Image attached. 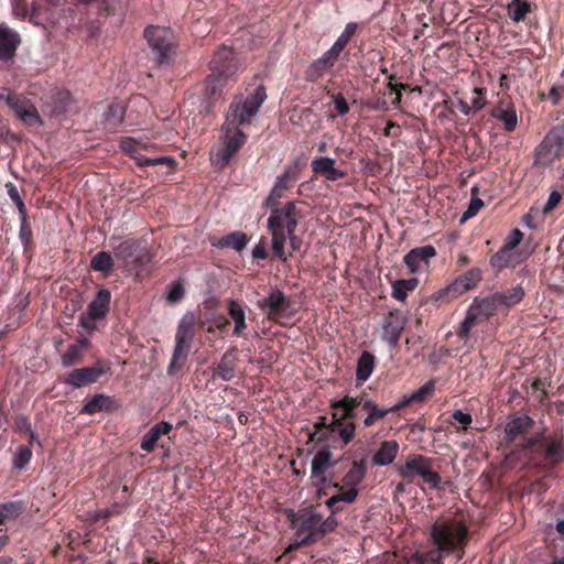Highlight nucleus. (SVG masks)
<instances>
[{
    "label": "nucleus",
    "instance_id": "1",
    "mask_svg": "<svg viewBox=\"0 0 564 564\" xmlns=\"http://www.w3.org/2000/svg\"><path fill=\"white\" fill-rule=\"evenodd\" d=\"M265 99L267 90L263 85H259L246 98L236 96L232 99L223 126L225 145L216 154L221 167L229 164L231 158L246 143L247 135L241 128L251 123Z\"/></svg>",
    "mask_w": 564,
    "mask_h": 564
},
{
    "label": "nucleus",
    "instance_id": "2",
    "mask_svg": "<svg viewBox=\"0 0 564 564\" xmlns=\"http://www.w3.org/2000/svg\"><path fill=\"white\" fill-rule=\"evenodd\" d=\"M241 67L238 54L231 47L220 46L214 54L203 90L205 111L209 112L215 101L219 100L225 88L237 80Z\"/></svg>",
    "mask_w": 564,
    "mask_h": 564
},
{
    "label": "nucleus",
    "instance_id": "3",
    "mask_svg": "<svg viewBox=\"0 0 564 564\" xmlns=\"http://www.w3.org/2000/svg\"><path fill=\"white\" fill-rule=\"evenodd\" d=\"M265 206L270 208L267 227L271 235L272 254L282 263H286L289 260L285 252L286 234L296 230L303 214L295 202H286L283 205L274 202Z\"/></svg>",
    "mask_w": 564,
    "mask_h": 564
},
{
    "label": "nucleus",
    "instance_id": "4",
    "mask_svg": "<svg viewBox=\"0 0 564 564\" xmlns=\"http://www.w3.org/2000/svg\"><path fill=\"white\" fill-rule=\"evenodd\" d=\"M430 536L443 554L454 556L456 562L464 558L469 542V528L465 520L456 517L436 520L431 525Z\"/></svg>",
    "mask_w": 564,
    "mask_h": 564
},
{
    "label": "nucleus",
    "instance_id": "5",
    "mask_svg": "<svg viewBox=\"0 0 564 564\" xmlns=\"http://www.w3.org/2000/svg\"><path fill=\"white\" fill-rule=\"evenodd\" d=\"M434 380H429L421 388L410 394L403 395L394 405L388 408L379 406L372 398L362 392L357 397H351V400L354 401V412H356L358 408L366 411L367 416L364 419L362 423L365 427H370L378 421L384 419L389 413H395L413 403L424 402L434 392Z\"/></svg>",
    "mask_w": 564,
    "mask_h": 564
},
{
    "label": "nucleus",
    "instance_id": "6",
    "mask_svg": "<svg viewBox=\"0 0 564 564\" xmlns=\"http://www.w3.org/2000/svg\"><path fill=\"white\" fill-rule=\"evenodd\" d=\"M368 471L366 458L355 459L340 481H329L327 488L337 492L330 496L325 505L332 514L344 510V503H354L358 496V486L362 482Z\"/></svg>",
    "mask_w": 564,
    "mask_h": 564
},
{
    "label": "nucleus",
    "instance_id": "7",
    "mask_svg": "<svg viewBox=\"0 0 564 564\" xmlns=\"http://www.w3.org/2000/svg\"><path fill=\"white\" fill-rule=\"evenodd\" d=\"M333 409L330 420V438L337 437L340 442V448L351 443L356 436V412H354V401L350 395H345L340 400L330 402Z\"/></svg>",
    "mask_w": 564,
    "mask_h": 564
},
{
    "label": "nucleus",
    "instance_id": "8",
    "mask_svg": "<svg viewBox=\"0 0 564 564\" xmlns=\"http://www.w3.org/2000/svg\"><path fill=\"white\" fill-rule=\"evenodd\" d=\"M257 306L268 321L282 326L299 313L295 302L278 286L270 288L268 294L257 301Z\"/></svg>",
    "mask_w": 564,
    "mask_h": 564
},
{
    "label": "nucleus",
    "instance_id": "9",
    "mask_svg": "<svg viewBox=\"0 0 564 564\" xmlns=\"http://www.w3.org/2000/svg\"><path fill=\"white\" fill-rule=\"evenodd\" d=\"M499 308L501 307L495 293L485 297L476 296L467 310L466 316L456 333L459 339L467 343L471 329L477 325L486 323Z\"/></svg>",
    "mask_w": 564,
    "mask_h": 564
},
{
    "label": "nucleus",
    "instance_id": "10",
    "mask_svg": "<svg viewBox=\"0 0 564 564\" xmlns=\"http://www.w3.org/2000/svg\"><path fill=\"white\" fill-rule=\"evenodd\" d=\"M338 525L334 514L324 519L319 513H311L301 518L300 527L295 533L296 545L306 546L322 540L327 533L333 532Z\"/></svg>",
    "mask_w": 564,
    "mask_h": 564
},
{
    "label": "nucleus",
    "instance_id": "11",
    "mask_svg": "<svg viewBox=\"0 0 564 564\" xmlns=\"http://www.w3.org/2000/svg\"><path fill=\"white\" fill-rule=\"evenodd\" d=\"M399 476L412 482L415 476H421L423 481L431 489H442V478L440 474L433 470V459L431 457L412 454L408 456L405 463L397 468Z\"/></svg>",
    "mask_w": 564,
    "mask_h": 564
},
{
    "label": "nucleus",
    "instance_id": "12",
    "mask_svg": "<svg viewBox=\"0 0 564 564\" xmlns=\"http://www.w3.org/2000/svg\"><path fill=\"white\" fill-rule=\"evenodd\" d=\"M144 36L160 65L169 64L173 57L174 32L170 28L150 26Z\"/></svg>",
    "mask_w": 564,
    "mask_h": 564
},
{
    "label": "nucleus",
    "instance_id": "13",
    "mask_svg": "<svg viewBox=\"0 0 564 564\" xmlns=\"http://www.w3.org/2000/svg\"><path fill=\"white\" fill-rule=\"evenodd\" d=\"M482 280V270L478 267H474L465 273L458 275L449 285L438 290L435 293L437 301L451 302L462 294L474 290L478 286Z\"/></svg>",
    "mask_w": 564,
    "mask_h": 564
},
{
    "label": "nucleus",
    "instance_id": "14",
    "mask_svg": "<svg viewBox=\"0 0 564 564\" xmlns=\"http://www.w3.org/2000/svg\"><path fill=\"white\" fill-rule=\"evenodd\" d=\"M0 101H3L26 124L40 123L41 119L33 104L25 97L17 95L9 88L0 90Z\"/></svg>",
    "mask_w": 564,
    "mask_h": 564
},
{
    "label": "nucleus",
    "instance_id": "15",
    "mask_svg": "<svg viewBox=\"0 0 564 564\" xmlns=\"http://www.w3.org/2000/svg\"><path fill=\"white\" fill-rule=\"evenodd\" d=\"M333 454L328 447L321 448L316 452L312 459L311 465V479L313 486L318 488V496H327L329 488H327L330 480L327 479L326 473L335 465L333 462Z\"/></svg>",
    "mask_w": 564,
    "mask_h": 564
},
{
    "label": "nucleus",
    "instance_id": "16",
    "mask_svg": "<svg viewBox=\"0 0 564 564\" xmlns=\"http://www.w3.org/2000/svg\"><path fill=\"white\" fill-rule=\"evenodd\" d=\"M525 448L540 447L544 449V458L547 464L556 465L564 458V445L562 436L543 437L531 436L527 438Z\"/></svg>",
    "mask_w": 564,
    "mask_h": 564
},
{
    "label": "nucleus",
    "instance_id": "17",
    "mask_svg": "<svg viewBox=\"0 0 564 564\" xmlns=\"http://www.w3.org/2000/svg\"><path fill=\"white\" fill-rule=\"evenodd\" d=\"M405 324L406 317L403 313L398 308L391 310L383 317L382 340L387 341L392 348H398Z\"/></svg>",
    "mask_w": 564,
    "mask_h": 564
},
{
    "label": "nucleus",
    "instance_id": "18",
    "mask_svg": "<svg viewBox=\"0 0 564 564\" xmlns=\"http://www.w3.org/2000/svg\"><path fill=\"white\" fill-rule=\"evenodd\" d=\"M436 256V249L432 245L411 249L403 262L412 274L423 273L430 269L431 260Z\"/></svg>",
    "mask_w": 564,
    "mask_h": 564
},
{
    "label": "nucleus",
    "instance_id": "19",
    "mask_svg": "<svg viewBox=\"0 0 564 564\" xmlns=\"http://www.w3.org/2000/svg\"><path fill=\"white\" fill-rule=\"evenodd\" d=\"M21 44L20 34L6 24H0V61L11 62Z\"/></svg>",
    "mask_w": 564,
    "mask_h": 564
},
{
    "label": "nucleus",
    "instance_id": "20",
    "mask_svg": "<svg viewBox=\"0 0 564 564\" xmlns=\"http://www.w3.org/2000/svg\"><path fill=\"white\" fill-rule=\"evenodd\" d=\"M149 142L141 139V138H133L129 137L126 139H122L120 142V148L123 152L130 154L132 158L135 159L137 163L139 165H154L160 162H163L165 158H153V159H145L141 154L142 150H145L148 148Z\"/></svg>",
    "mask_w": 564,
    "mask_h": 564
},
{
    "label": "nucleus",
    "instance_id": "21",
    "mask_svg": "<svg viewBox=\"0 0 564 564\" xmlns=\"http://www.w3.org/2000/svg\"><path fill=\"white\" fill-rule=\"evenodd\" d=\"M534 421L527 414L512 417L505 427V437L507 442H514L523 438L522 446L527 443L525 434L532 429Z\"/></svg>",
    "mask_w": 564,
    "mask_h": 564
},
{
    "label": "nucleus",
    "instance_id": "22",
    "mask_svg": "<svg viewBox=\"0 0 564 564\" xmlns=\"http://www.w3.org/2000/svg\"><path fill=\"white\" fill-rule=\"evenodd\" d=\"M491 117L502 121L506 131L512 132L518 124V117L514 105L509 97L501 98L497 106L490 111Z\"/></svg>",
    "mask_w": 564,
    "mask_h": 564
},
{
    "label": "nucleus",
    "instance_id": "23",
    "mask_svg": "<svg viewBox=\"0 0 564 564\" xmlns=\"http://www.w3.org/2000/svg\"><path fill=\"white\" fill-rule=\"evenodd\" d=\"M335 163L336 161L332 158L318 156L312 161L311 167L315 174L325 177L329 182H336L344 178L346 173L335 167Z\"/></svg>",
    "mask_w": 564,
    "mask_h": 564
},
{
    "label": "nucleus",
    "instance_id": "24",
    "mask_svg": "<svg viewBox=\"0 0 564 564\" xmlns=\"http://www.w3.org/2000/svg\"><path fill=\"white\" fill-rule=\"evenodd\" d=\"M339 53L329 48L319 58L314 61L307 69V78L310 80H317L326 72L330 70L339 57Z\"/></svg>",
    "mask_w": 564,
    "mask_h": 564
},
{
    "label": "nucleus",
    "instance_id": "25",
    "mask_svg": "<svg viewBox=\"0 0 564 564\" xmlns=\"http://www.w3.org/2000/svg\"><path fill=\"white\" fill-rule=\"evenodd\" d=\"M546 148H549V151L555 158H560L564 154V122L554 127L546 134L540 145L539 155H541L542 151Z\"/></svg>",
    "mask_w": 564,
    "mask_h": 564
},
{
    "label": "nucleus",
    "instance_id": "26",
    "mask_svg": "<svg viewBox=\"0 0 564 564\" xmlns=\"http://www.w3.org/2000/svg\"><path fill=\"white\" fill-rule=\"evenodd\" d=\"M295 181V171L291 167L286 169L280 176L276 177L274 186L271 189L270 195L267 197L264 205H272L274 202H279L284 192L291 188Z\"/></svg>",
    "mask_w": 564,
    "mask_h": 564
},
{
    "label": "nucleus",
    "instance_id": "27",
    "mask_svg": "<svg viewBox=\"0 0 564 564\" xmlns=\"http://www.w3.org/2000/svg\"><path fill=\"white\" fill-rule=\"evenodd\" d=\"M104 375V370L97 367H86L73 370L67 379V383L75 388L96 382Z\"/></svg>",
    "mask_w": 564,
    "mask_h": 564
},
{
    "label": "nucleus",
    "instance_id": "28",
    "mask_svg": "<svg viewBox=\"0 0 564 564\" xmlns=\"http://www.w3.org/2000/svg\"><path fill=\"white\" fill-rule=\"evenodd\" d=\"M400 451V445L397 441H383L379 448L372 456V464L375 466H387L394 462Z\"/></svg>",
    "mask_w": 564,
    "mask_h": 564
},
{
    "label": "nucleus",
    "instance_id": "29",
    "mask_svg": "<svg viewBox=\"0 0 564 564\" xmlns=\"http://www.w3.org/2000/svg\"><path fill=\"white\" fill-rule=\"evenodd\" d=\"M237 362L238 358L235 355V349L226 351L214 369L213 376L218 377L225 381H230L236 376Z\"/></svg>",
    "mask_w": 564,
    "mask_h": 564
},
{
    "label": "nucleus",
    "instance_id": "30",
    "mask_svg": "<svg viewBox=\"0 0 564 564\" xmlns=\"http://www.w3.org/2000/svg\"><path fill=\"white\" fill-rule=\"evenodd\" d=\"M249 241L248 236L242 231H234L229 235L223 236L218 239H212L210 243L214 247L225 249L231 248L238 252L242 251Z\"/></svg>",
    "mask_w": 564,
    "mask_h": 564
},
{
    "label": "nucleus",
    "instance_id": "31",
    "mask_svg": "<svg viewBox=\"0 0 564 564\" xmlns=\"http://www.w3.org/2000/svg\"><path fill=\"white\" fill-rule=\"evenodd\" d=\"M173 425L169 422H160L153 425L142 437L141 448L148 453L152 452L155 443L162 435L171 432Z\"/></svg>",
    "mask_w": 564,
    "mask_h": 564
},
{
    "label": "nucleus",
    "instance_id": "32",
    "mask_svg": "<svg viewBox=\"0 0 564 564\" xmlns=\"http://www.w3.org/2000/svg\"><path fill=\"white\" fill-rule=\"evenodd\" d=\"M110 303V292L106 289L100 290L96 297L89 303L87 307V313L93 317H105L106 313L109 310Z\"/></svg>",
    "mask_w": 564,
    "mask_h": 564
},
{
    "label": "nucleus",
    "instance_id": "33",
    "mask_svg": "<svg viewBox=\"0 0 564 564\" xmlns=\"http://www.w3.org/2000/svg\"><path fill=\"white\" fill-rule=\"evenodd\" d=\"M228 314L235 322L234 335L238 337L242 336L247 328L246 314L242 305L236 300H230L228 303Z\"/></svg>",
    "mask_w": 564,
    "mask_h": 564
},
{
    "label": "nucleus",
    "instance_id": "34",
    "mask_svg": "<svg viewBox=\"0 0 564 564\" xmlns=\"http://www.w3.org/2000/svg\"><path fill=\"white\" fill-rule=\"evenodd\" d=\"M375 365H376L375 356L367 350L362 351L357 360V369H356L357 381H360V382L367 381L370 378V376L375 369Z\"/></svg>",
    "mask_w": 564,
    "mask_h": 564
},
{
    "label": "nucleus",
    "instance_id": "35",
    "mask_svg": "<svg viewBox=\"0 0 564 564\" xmlns=\"http://www.w3.org/2000/svg\"><path fill=\"white\" fill-rule=\"evenodd\" d=\"M495 294L497 296L500 307L508 310L511 306L520 303L524 297L525 293L522 286L517 285L503 292H495Z\"/></svg>",
    "mask_w": 564,
    "mask_h": 564
},
{
    "label": "nucleus",
    "instance_id": "36",
    "mask_svg": "<svg viewBox=\"0 0 564 564\" xmlns=\"http://www.w3.org/2000/svg\"><path fill=\"white\" fill-rule=\"evenodd\" d=\"M417 285L419 280L416 278L395 280L391 283V295L397 301L404 302L408 297V293L414 291Z\"/></svg>",
    "mask_w": 564,
    "mask_h": 564
},
{
    "label": "nucleus",
    "instance_id": "37",
    "mask_svg": "<svg viewBox=\"0 0 564 564\" xmlns=\"http://www.w3.org/2000/svg\"><path fill=\"white\" fill-rule=\"evenodd\" d=\"M25 510L22 501H9L0 505V525L17 520Z\"/></svg>",
    "mask_w": 564,
    "mask_h": 564
},
{
    "label": "nucleus",
    "instance_id": "38",
    "mask_svg": "<svg viewBox=\"0 0 564 564\" xmlns=\"http://www.w3.org/2000/svg\"><path fill=\"white\" fill-rule=\"evenodd\" d=\"M194 337V329L192 323H187L186 318L184 317L178 324V358L183 354H187L189 351V348L192 346V340Z\"/></svg>",
    "mask_w": 564,
    "mask_h": 564
},
{
    "label": "nucleus",
    "instance_id": "39",
    "mask_svg": "<svg viewBox=\"0 0 564 564\" xmlns=\"http://www.w3.org/2000/svg\"><path fill=\"white\" fill-rule=\"evenodd\" d=\"M330 421L321 415L314 423V431L310 434V440L316 443H325L330 440Z\"/></svg>",
    "mask_w": 564,
    "mask_h": 564
},
{
    "label": "nucleus",
    "instance_id": "40",
    "mask_svg": "<svg viewBox=\"0 0 564 564\" xmlns=\"http://www.w3.org/2000/svg\"><path fill=\"white\" fill-rule=\"evenodd\" d=\"M88 340L82 339L70 345L65 354L62 356V364L64 367H72L80 361L83 351L87 348Z\"/></svg>",
    "mask_w": 564,
    "mask_h": 564
},
{
    "label": "nucleus",
    "instance_id": "41",
    "mask_svg": "<svg viewBox=\"0 0 564 564\" xmlns=\"http://www.w3.org/2000/svg\"><path fill=\"white\" fill-rule=\"evenodd\" d=\"M112 400L110 397L105 394H96L83 408V412L87 414H95L99 411L109 410L111 406Z\"/></svg>",
    "mask_w": 564,
    "mask_h": 564
},
{
    "label": "nucleus",
    "instance_id": "42",
    "mask_svg": "<svg viewBox=\"0 0 564 564\" xmlns=\"http://www.w3.org/2000/svg\"><path fill=\"white\" fill-rule=\"evenodd\" d=\"M531 11V4L527 0H512L508 6V13L514 22L523 21Z\"/></svg>",
    "mask_w": 564,
    "mask_h": 564
},
{
    "label": "nucleus",
    "instance_id": "43",
    "mask_svg": "<svg viewBox=\"0 0 564 564\" xmlns=\"http://www.w3.org/2000/svg\"><path fill=\"white\" fill-rule=\"evenodd\" d=\"M359 24L356 22H349L346 24L344 31L333 44L332 48L337 53L341 54L347 44L350 42L352 36L357 33Z\"/></svg>",
    "mask_w": 564,
    "mask_h": 564
},
{
    "label": "nucleus",
    "instance_id": "44",
    "mask_svg": "<svg viewBox=\"0 0 564 564\" xmlns=\"http://www.w3.org/2000/svg\"><path fill=\"white\" fill-rule=\"evenodd\" d=\"M112 258L108 252L100 251L91 260V268L95 271L107 272L112 268Z\"/></svg>",
    "mask_w": 564,
    "mask_h": 564
},
{
    "label": "nucleus",
    "instance_id": "45",
    "mask_svg": "<svg viewBox=\"0 0 564 564\" xmlns=\"http://www.w3.org/2000/svg\"><path fill=\"white\" fill-rule=\"evenodd\" d=\"M511 251L502 246L494 256L490 258V264L492 268L503 269L511 262Z\"/></svg>",
    "mask_w": 564,
    "mask_h": 564
},
{
    "label": "nucleus",
    "instance_id": "46",
    "mask_svg": "<svg viewBox=\"0 0 564 564\" xmlns=\"http://www.w3.org/2000/svg\"><path fill=\"white\" fill-rule=\"evenodd\" d=\"M123 109L119 104L110 105L105 113V120L109 128H116L122 122Z\"/></svg>",
    "mask_w": 564,
    "mask_h": 564
},
{
    "label": "nucleus",
    "instance_id": "47",
    "mask_svg": "<svg viewBox=\"0 0 564 564\" xmlns=\"http://www.w3.org/2000/svg\"><path fill=\"white\" fill-rule=\"evenodd\" d=\"M31 457V449L24 445H21L15 451L13 464L17 468L23 469L29 464Z\"/></svg>",
    "mask_w": 564,
    "mask_h": 564
},
{
    "label": "nucleus",
    "instance_id": "48",
    "mask_svg": "<svg viewBox=\"0 0 564 564\" xmlns=\"http://www.w3.org/2000/svg\"><path fill=\"white\" fill-rule=\"evenodd\" d=\"M447 555L443 554L437 547L419 556L420 564H444L443 558Z\"/></svg>",
    "mask_w": 564,
    "mask_h": 564
},
{
    "label": "nucleus",
    "instance_id": "49",
    "mask_svg": "<svg viewBox=\"0 0 564 564\" xmlns=\"http://www.w3.org/2000/svg\"><path fill=\"white\" fill-rule=\"evenodd\" d=\"M476 192H477V188L474 187L471 189V194L475 195ZM482 206H484V202L479 197L473 196L469 202L467 210L463 214L462 221L476 216Z\"/></svg>",
    "mask_w": 564,
    "mask_h": 564
},
{
    "label": "nucleus",
    "instance_id": "50",
    "mask_svg": "<svg viewBox=\"0 0 564 564\" xmlns=\"http://www.w3.org/2000/svg\"><path fill=\"white\" fill-rule=\"evenodd\" d=\"M486 93H487L486 88H475L474 89V94L476 95L471 99V108H473L474 112L481 110L486 106V104H487V100L485 98Z\"/></svg>",
    "mask_w": 564,
    "mask_h": 564
},
{
    "label": "nucleus",
    "instance_id": "51",
    "mask_svg": "<svg viewBox=\"0 0 564 564\" xmlns=\"http://www.w3.org/2000/svg\"><path fill=\"white\" fill-rule=\"evenodd\" d=\"M522 239H523L522 231L520 229L516 228L508 235V237L505 240L503 246L506 247V249H509L510 251H512L517 246L520 245Z\"/></svg>",
    "mask_w": 564,
    "mask_h": 564
},
{
    "label": "nucleus",
    "instance_id": "52",
    "mask_svg": "<svg viewBox=\"0 0 564 564\" xmlns=\"http://www.w3.org/2000/svg\"><path fill=\"white\" fill-rule=\"evenodd\" d=\"M100 319L99 317H93L87 312L82 314L78 321L80 327H83L88 334H91L96 329V321Z\"/></svg>",
    "mask_w": 564,
    "mask_h": 564
},
{
    "label": "nucleus",
    "instance_id": "53",
    "mask_svg": "<svg viewBox=\"0 0 564 564\" xmlns=\"http://www.w3.org/2000/svg\"><path fill=\"white\" fill-rule=\"evenodd\" d=\"M452 419L462 425V430H467L473 422L471 415L463 412L462 410H455L452 413Z\"/></svg>",
    "mask_w": 564,
    "mask_h": 564
},
{
    "label": "nucleus",
    "instance_id": "54",
    "mask_svg": "<svg viewBox=\"0 0 564 564\" xmlns=\"http://www.w3.org/2000/svg\"><path fill=\"white\" fill-rule=\"evenodd\" d=\"M335 109L340 116L347 115L349 112V105L343 94H337L334 96L333 99Z\"/></svg>",
    "mask_w": 564,
    "mask_h": 564
},
{
    "label": "nucleus",
    "instance_id": "55",
    "mask_svg": "<svg viewBox=\"0 0 564 564\" xmlns=\"http://www.w3.org/2000/svg\"><path fill=\"white\" fill-rule=\"evenodd\" d=\"M561 199H562L561 193L557 191H553L550 194L549 199L543 207V213L547 214V213L552 212L560 204Z\"/></svg>",
    "mask_w": 564,
    "mask_h": 564
},
{
    "label": "nucleus",
    "instance_id": "56",
    "mask_svg": "<svg viewBox=\"0 0 564 564\" xmlns=\"http://www.w3.org/2000/svg\"><path fill=\"white\" fill-rule=\"evenodd\" d=\"M269 257V252L262 243L254 246L252 250V258L256 260H265Z\"/></svg>",
    "mask_w": 564,
    "mask_h": 564
},
{
    "label": "nucleus",
    "instance_id": "57",
    "mask_svg": "<svg viewBox=\"0 0 564 564\" xmlns=\"http://www.w3.org/2000/svg\"><path fill=\"white\" fill-rule=\"evenodd\" d=\"M286 239H289L293 251H299L301 249L302 239L295 235V231H292V234H286Z\"/></svg>",
    "mask_w": 564,
    "mask_h": 564
},
{
    "label": "nucleus",
    "instance_id": "58",
    "mask_svg": "<svg viewBox=\"0 0 564 564\" xmlns=\"http://www.w3.org/2000/svg\"><path fill=\"white\" fill-rule=\"evenodd\" d=\"M368 107L373 109V110H380V111L388 110L387 101L384 99H381V98H378L377 100L369 102Z\"/></svg>",
    "mask_w": 564,
    "mask_h": 564
},
{
    "label": "nucleus",
    "instance_id": "59",
    "mask_svg": "<svg viewBox=\"0 0 564 564\" xmlns=\"http://www.w3.org/2000/svg\"><path fill=\"white\" fill-rule=\"evenodd\" d=\"M563 95V88L562 87H552L549 97L553 100L554 104H557Z\"/></svg>",
    "mask_w": 564,
    "mask_h": 564
},
{
    "label": "nucleus",
    "instance_id": "60",
    "mask_svg": "<svg viewBox=\"0 0 564 564\" xmlns=\"http://www.w3.org/2000/svg\"><path fill=\"white\" fill-rule=\"evenodd\" d=\"M458 108H459V110H460L464 115H466V116H468V115H470L471 112H474V110H473V108H471V105H469L467 101H465V100H463V99H459V100H458Z\"/></svg>",
    "mask_w": 564,
    "mask_h": 564
},
{
    "label": "nucleus",
    "instance_id": "61",
    "mask_svg": "<svg viewBox=\"0 0 564 564\" xmlns=\"http://www.w3.org/2000/svg\"><path fill=\"white\" fill-rule=\"evenodd\" d=\"M9 195L10 197L12 198L13 202L17 203V205L19 207H22L23 206V203L19 196V193H18V189L14 187V186H11L10 189H9Z\"/></svg>",
    "mask_w": 564,
    "mask_h": 564
},
{
    "label": "nucleus",
    "instance_id": "62",
    "mask_svg": "<svg viewBox=\"0 0 564 564\" xmlns=\"http://www.w3.org/2000/svg\"><path fill=\"white\" fill-rule=\"evenodd\" d=\"M545 382L544 380L540 379V378H536L533 382H532V388L535 390V391H542L543 394H546V391H545Z\"/></svg>",
    "mask_w": 564,
    "mask_h": 564
},
{
    "label": "nucleus",
    "instance_id": "63",
    "mask_svg": "<svg viewBox=\"0 0 564 564\" xmlns=\"http://www.w3.org/2000/svg\"><path fill=\"white\" fill-rule=\"evenodd\" d=\"M387 87L390 89V90H399L402 93V90H406L410 88V85L409 84H395V83H388Z\"/></svg>",
    "mask_w": 564,
    "mask_h": 564
},
{
    "label": "nucleus",
    "instance_id": "64",
    "mask_svg": "<svg viewBox=\"0 0 564 564\" xmlns=\"http://www.w3.org/2000/svg\"><path fill=\"white\" fill-rule=\"evenodd\" d=\"M471 260L470 258L466 254V253H463L460 252L457 257V263L460 265V267H466L468 264H470Z\"/></svg>",
    "mask_w": 564,
    "mask_h": 564
}]
</instances>
